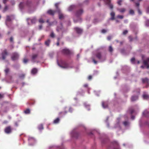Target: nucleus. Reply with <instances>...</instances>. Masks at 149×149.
<instances>
[{
  "label": "nucleus",
  "mask_w": 149,
  "mask_h": 149,
  "mask_svg": "<svg viewBox=\"0 0 149 149\" xmlns=\"http://www.w3.org/2000/svg\"><path fill=\"white\" fill-rule=\"evenodd\" d=\"M61 64H60L58 61H57L58 65L60 67L63 68H72V67L70 66L68 63H66L65 61H61Z\"/></svg>",
  "instance_id": "f257e3e1"
},
{
  "label": "nucleus",
  "mask_w": 149,
  "mask_h": 149,
  "mask_svg": "<svg viewBox=\"0 0 149 149\" xmlns=\"http://www.w3.org/2000/svg\"><path fill=\"white\" fill-rule=\"evenodd\" d=\"M19 57V55L18 54L15 52L12 53L11 58L12 60L14 61L17 60L18 58Z\"/></svg>",
  "instance_id": "f03ea898"
},
{
  "label": "nucleus",
  "mask_w": 149,
  "mask_h": 149,
  "mask_svg": "<svg viewBox=\"0 0 149 149\" xmlns=\"http://www.w3.org/2000/svg\"><path fill=\"white\" fill-rule=\"evenodd\" d=\"M8 55V53L7 50L6 49H4L1 53L2 59L3 60H5Z\"/></svg>",
  "instance_id": "7ed1b4c3"
},
{
  "label": "nucleus",
  "mask_w": 149,
  "mask_h": 149,
  "mask_svg": "<svg viewBox=\"0 0 149 149\" xmlns=\"http://www.w3.org/2000/svg\"><path fill=\"white\" fill-rule=\"evenodd\" d=\"M62 53L64 54L69 55L72 54L71 52L69 49H64L62 51Z\"/></svg>",
  "instance_id": "20e7f679"
},
{
  "label": "nucleus",
  "mask_w": 149,
  "mask_h": 149,
  "mask_svg": "<svg viewBox=\"0 0 149 149\" xmlns=\"http://www.w3.org/2000/svg\"><path fill=\"white\" fill-rule=\"evenodd\" d=\"M83 12L82 9H80L76 11L75 15L77 17H79L83 14Z\"/></svg>",
  "instance_id": "39448f33"
},
{
  "label": "nucleus",
  "mask_w": 149,
  "mask_h": 149,
  "mask_svg": "<svg viewBox=\"0 0 149 149\" xmlns=\"http://www.w3.org/2000/svg\"><path fill=\"white\" fill-rule=\"evenodd\" d=\"M106 4L109 6L110 8L112 9L113 8V6L110 3L111 0H104Z\"/></svg>",
  "instance_id": "423d86ee"
},
{
  "label": "nucleus",
  "mask_w": 149,
  "mask_h": 149,
  "mask_svg": "<svg viewBox=\"0 0 149 149\" xmlns=\"http://www.w3.org/2000/svg\"><path fill=\"white\" fill-rule=\"evenodd\" d=\"M12 128L10 126H8L6 127L5 129V132L7 134H9L11 132Z\"/></svg>",
  "instance_id": "0eeeda50"
},
{
  "label": "nucleus",
  "mask_w": 149,
  "mask_h": 149,
  "mask_svg": "<svg viewBox=\"0 0 149 149\" xmlns=\"http://www.w3.org/2000/svg\"><path fill=\"white\" fill-rule=\"evenodd\" d=\"M143 63L144 65L147 67V68H149V58H148L146 60L143 61Z\"/></svg>",
  "instance_id": "6e6552de"
},
{
  "label": "nucleus",
  "mask_w": 149,
  "mask_h": 149,
  "mask_svg": "<svg viewBox=\"0 0 149 149\" xmlns=\"http://www.w3.org/2000/svg\"><path fill=\"white\" fill-rule=\"evenodd\" d=\"M74 29L77 33L78 34H81L83 32L82 29L78 27H76L74 28Z\"/></svg>",
  "instance_id": "1a4fd4ad"
},
{
  "label": "nucleus",
  "mask_w": 149,
  "mask_h": 149,
  "mask_svg": "<svg viewBox=\"0 0 149 149\" xmlns=\"http://www.w3.org/2000/svg\"><path fill=\"white\" fill-rule=\"evenodd\" d=\"M110 15L111 17L109 19V20H114L115 19V13L113 11H112Z\"/></svg>",
  "instance_id": "9d476101"
},
{
  "label": "nucleus",
  "mask_w": 149,
  "mask_h": 149,
  "mask_svg": "<svg viewBox=\"0 0 149 149\" xmlns=\"http://www.w3.org/2000/svg\"><path fill=\"white\" fill-rule=\"evenodd\" d=\"M57 12L58 13L59 17V19H61L64 17V16L63 14L61 13V10L59 9H58Z\"/></svg>",
  "instance_id": "9b49d317"
},
{
  "label": "nucleus",
  "mask_w": 149,
  "mask_h": 149,
  "mask_svg": "<svg viewBox=\"0 0 149 149\" xmlns=\"http://www.w3.org/2000/svg\"><path fill=\"white\" fill-rule=\"evenodd\" d=\"M143 97L144 99H149V95L147 94L146 92H144L143 95Z\"/></svg>",
  "instance_id": "f8f14e48"
},
{
  "label": "nucleus",
  "mask_w": 149,
  "mask_h": 149,
  "mask_svg": "<svg viewBox=\"0 0 149 149\" xmlns=\"http://www.w3.org/2000/svg\"><path fill=\"white\" fill-rule=\"evenodd\" d=\"M117 10L118 11H119L120 13H124L126 10V9L125 8H118L117 9Z\"/></svg>",
  "instance_id": "ddd939ff"
},
{
  "label": "nucleus",
  "mask_w": 149,
  "mask_h": 149,
  "mask_svg": "<svg viewBox=\"0 0 149 149\" xmlns=\"http://www.w3.org/2000/svg\"><path fill=\"white\" fill-rule=\"evenodd\" d=\"M56 12V11L52 10H49L47 11V13L52 15H54Z\"/></svg>",
  "instance_id": "4468645a"
},
{
  "label": "nucleus",
  "mask_w": 149,
  "mask_h": 149,
  "mask_svg": "<svg viewBox=\"0 0 149 149\" xmlns=\"http://www.w3.org/2000/svg\"><path fill=\"white\" fill-rule=\"evenodd\" d=\"M96 56L99 60H100L102 58V55L101 52H98L96 54Z\"/></svg>",
  "instance_id": "2eb2a0df"
},
{
  "label": "nucleus",
  "mask_w": 149,
  "mask_h": 149,
  "mask_svg": "<svg viewBox=\"0 0 149 149\" xmlns=\"http://www.w3.org/2000/svg\"><path fill=\"white\" fill-rule=\"evenodd\" d=\"M143 115L146 117H149V111L145 110L143 113Z\"/></svg>",
  "instance_id": "dca6fc26"
},
{
  "label": "nucleus",
  "mask_w": 149,
  "mask_h": 149,
  "mask_svg": "<svg viewBox=\"0 0 149 149\" xmlns=\"http://www.w3.org/2000/svg\"><path fill=\"white\" fill-rule=\"evenodd\" d=\"M138 97L137 96H133L131 97V101L133 102L138 100Z\"/></svg>",
  "instance_id": "f3484780"
},
{
  "label": "nucleus",
  "mask_w": 149,
  "mask_h": 149,
  "mask_svg": "<svg viewBox=\"0 0 149 149\" xmlns=\"http://www.w3.org/2000/svg\"><path fill=\"white\" fill-rule=\"evenodd\" d=\"M13 17V16L12 15L9 16L7 15L6 16V22H10L11 21L12 19L11 18Z\"/></svg>",
  "instance_id": "a211bd4d"
},
{
  "label": "nucleus",
  "mask_w": 149,
  "mask_h": 149,
  "mask_svg": "<svg viewBox=\"0 0 149 149\" xmlns=\"http://www.w3.org/2000/svg\"><path fill=\"white\" fill-rule=\"evenodd\" d=\"M142 82L143 83H146L148 84L149 82V79L147 78L142 79Z\"/></svg>",
  "instance_id": "6ab92c4d"
},
{
  "label": "nucleus",
  "mask_w": 149,
  "mask_h": 149,
  "mask_svg": "<svg viewBox=\"0 0 149 149\" xmlns=\"http://www.w3.org/2000/svg\"><path fill=\"white\" fill-rule=\"evenodd\" d=\"M37 54H34L32 55V62H35L34 60L37 57Z\"/></svg>",
  "instance_id": "aec40b11"
},
{
  "label": "nucleus",
  "mask_w": 149,
  "mask_h": 149,
  "mask_svg": "<svg viewBox=\"0 0 149 149\" xmlns=\"http://www.w3.org/2000/svg\"><path fill=\"white\" fill-rule=\"evenodd\" d=\"M38 71V70L36 68H33L31 71V73L33 74H36Z\"/></svg>",
  "instance_id": "412c9836"
},
{
  "label": "nucleus",
  "mask_w": 149,
  "mask_h": 149,
  "mask_svg": "<svg viewBox=\"0 0 149 149\" xmlns=\"http://www.w3.org/2000/svg\"><path fill=\"white\" fill-rule=\"evenodd\" d=\"M102 106L104 108H105L107 107L108 105L106 102H102Z\"/></svg>",
  "instance_id": "4be33fe9"
},
{
  "label": "nucleus",
  "mask_w": 149,
  "mask_h": 149,
  "mask_svg": "<svg viewBox=\"0 0 149 149\" xmlns=\"http://www.w3.org/2000/svg\"><path fill=\"white\" fill-rule=\"evenodd\" d=\"M59 121L60 119L59 118H57L54 120L53 123L54 124H57L59 122Z\"/></svg>",
  "instance_id": "5701e85b"
},
{
  "label": "nucleus",
  "mask_w": 149,
  "mask_h": 149,
  "mask_svg": "<svg viewBox=\"0 0 149 149\" xmlns=\"http://www.w3.org/2000/svg\"><path fill=\"white\" fill-rule=\"evenodd\" d=\"M75 8V6L74 5H72L70 6L68 8V10L69 11H71Z\"/></svg>",
  "instance_id": "b1692460"
},
{
  "label": "nucleus",
  "mask_w": 149,
  "mask_h": 149,
  "mask_svg": "<svg viewBox=\"0 0 149 149\" xmlns=\"http://www.w3.org/2000/svg\"><path fill=\"white\" fill-rule=\"evenodd\" d=\"M28 103L30 105H33L35 104V101L33 100H30L29 101Z\"/></svg>",
  "instance_id": "393cba45"
},
{
  "label": "nucleus",
  "mask_w": 149,
  "mask_h": 149,
  "mask_svg": "<svg viewBox=\"0 0 149 149\" xmlns=\"http://www.w3.org/2000/svg\"><path fill=\"white\" fill-rule=\"evenodd\" d=\"M113 144L114 145L116 146L117 147V148H114V149H120L118 147V143L117 142H114L113 143Z\"/></svg>",
  "instance_id": "a878e982"
},
{
  "label": "nucleus",
  "mask_w": 149,
  "mask_h": 149,
  "mask_svg": "<svg viewBox=\"0 0 149 149\" xmlns=\"http://www.w3.org/2000/svg\"><path fill=\"white\" fill-rule=\"evenodd\" d=\"M24 112L25 114H29L30 113V111L29 109H27L24 111Z\"/></svg>",
  "instance_id": "bb28decb"
},
{
  "label": "nucleus",
  "mask_w": 149,
  "mask_h": 149,
  "mask_svg": "<svg viewBox=\"0 0 149 149\" xmlns=\"http://www.w3.org/2000/svg\"><path fill=\"white\" fill-rule=\"evenodd\" d=\"M31 21L32 23H35L36 21V17H34L31 19Z\"/></svg>",
  "instance_id": "cd10ccee"
},
{
  "label": "nucleus",
  "mask_w": 149,
  "mask_h": 149,
  "mask_svg": "<svg viewBox=\"0 0 149 149\" xmlns=\"http://www.w3.org/2000/svg\"><path fill=\"white\" fill-rule=\"evenodd\" d=\"M50 41L49 40H48L45 42V44L47 46H49L50 43Z\"/></svg>",
  "instance_id": "c85d7f7f"
},
{
  "label": "nucleus",
  "mask_w": 149,
  "mask_h": 149,
  "mask_svg": "<svg viewBox=\"0 0 149 149\" xmlns=\"http://www.w3.org/2000/svg\"><path fill=\"white\" fill-rule=\"evenodd\" d=\"M25 76V74H20L19 76V77L21 79H23Z\"/></svg>",
  "instance_id": "c756f323"
},
{
  "label": "nucleus",
  "mask_w": 149,
  "mask_h": 149,
  "mask_svg": "<svg viewBox=\"0 0 149 149\" xmlns=\"http://www.w3.org/2000/svg\"><path fill=\"white\" fill-rule=\"evenodd\" d=\"M129 14H130L133 15L134 13V11L132 9H131L129 11Z\"/></svg>",
  "instance_id": "7c9ffc66"
},
{
  "label": "nucleus",
  "mask_w": 149,
  "mask_h": 149,
  "mask_svg": "<svg viewBox=\"0 0 149 149\" xmlns=\"http://www.w3.org/2000/svg\"><path fill=\"white\" fill-rule=\"evenodd\" d=\"M38 128L40 130H42L43 129V125L42 124L40 125L38 127Z\"/></svg>",
  "instance_id": "2f4dec72"
},
{
  "label": "nucleus",
  "mask_w": 149,
  "mask_h": 149,
  "mask_svg": "<svg viewBox=\"0 0 149 149\" xmlns=\"http://www.w3.org/2000/svg\"><path fill=\"white\" fill-rule=\"evenodd\" d=\"M109 51L110 52H112L113 51V49L111 46H110L109 47Z\"/></svg>",
  "instance_id": "473e14b6"
},
{
  "label": "nucleus",
  "mask_w": 149,
  "mask_h": 149,
  "mask_svg": "<svg viewBox=\"0 0 149 149\" xmlns=\"http://www.w3.org/2000/svg\"><path fill=\"white\" fill-rule=\"evenodd\" d=\"M67 113V112L66 111H65L63 112H60L59 113V115L60 116L62 114L63 115Z\"/></svg>",
  "instance_id": "72a5a7b5"
},
{
  "label": "nucleus",
  "mask_w": 149,
  "mask_h": 149,
  "mask_svg": "<svg viewBox=\"0 0 149 149\" xmlns=\"http://www.w3.org/2000/svg\"><path fill=\"white\" fill-rule=\"evenodd\" d=\"M123 16L122 15H118L117 16V17L120 19H122L123 18Z\"/></svg>",
  "instance_id": "f704fd0d"
},
{
  "label": "nucleus",
  "mask_w": 149,
  "mask_h": 149,
  "mask_svg": "<svg viewBox=\"0 0 149 149\" xmlns=\"http://www.w3.org/2000/svg\"><path fill=\"white\" fill-rule=\"evenodd\" d=\"M6 74H7L9 71V69L8 68H6L4 70Z\"/></svg>",
  "instance_id": "c9c22d12"
},
{
  "label": "nucleus",
  "mask_w": 149,
  "mask_h": 149,
  "mask_svg": "<svg viewBox=\"0 0 149 149\" xmlns=\"http://www.w3.org/2000/svg\"><path fill=\"white\" fill-rule=\"evenodd\" d=\"M31 3V1H27L26 2V4L28 6H29Z\"/></svg>",
  "instance_id": "e433bc0d"
},
{
  "label": "nucleus",
  "mask_w": 149,
  "mask_h": 149,
  "mask_svg": "<svg viewBox=\"0 0 149 149\" xmlns=\"http://www.w3.org/2000/svg\"><path fill=\"white\" fill-rule=\"evenodd\" d=\"M39 22L40 23H44L45 22L42 18H40L39 20Z\"/></svg>",
  "instance_id": "4c0bfd02"
},
{
  "label": "nucleus",
  "mask_w": 149,
  "mask_h": 149,
  "mask_svg": "<svg viewBox=\"0 0 149 149\" xmlns=\"http://www.w3.org/2000/svg\"><path fill=\"white\" fill-rule=\"evenodd\" d=\"M8 9V7L7 6H6L3 9V12H4L6 11Z\"/></svg>",
  "instance_id": "58836bf2"
},
{
  "label": "nucleus",
  "mask_w": 149,
  "mask_h": 149,
  "mask_svg": "<svg viewBox=\"0 0 149 149\" xmlns=\"http://www.w3.org/2000/svg\"><path fill=\"white\" fill-rule=\"evenodd\" d=\"M50 36L52 38H54L55 37L54 34V33L53 32H52L51 33Z\"/></svg>",
  "instance_id": "ea45409f"
},
{
  "label": "nucleus",
  "mask_w": 149,
  "mask_h": 149,
  "mask_svg": "<svg viewBox=\"0 0 149 149\" xmlns=\"http://www.w3.org/2000/svg\"><path fill=\"white\" fill-rule=\"evenodd\" d=\"M138 12L139 14L141 15L142 14V13L141 10H140L139 8H137Z\"/></svg>",
  "instance_id": "a19ab883"
},
{
  "label": "nucleus",
  "mask_w": 149,
  "mask_h": 149,
  "mask_svg": "<svg viewBox=\"0 0 149 149\" xmlns=\"http://www.w3.org/2000/svg\"><path fill=\"white\" fill-rule=\"evenodd\" d=\"M122 0H119L118 1L117 3L119 5H121V3L122 2Z\"/></svg>",
  "instance_id": "79ce46f5"
},
{
  "label": "nucleus",
  "mask_w": 149,
  "mask_h": 149,
  "mask_svg": "<svg viewBox=\"0 0 149 149\" xmlns=\"http://www.w3.org/2000/svg\"><path fill=\"white\" fill-rule=\"evenodd\" d=\"M28 61V59L25 58L23 60V62L24 63H26Z\"/></svg>",
  "instance_id": "37998d69"
},
{
  "label": "nucleus",
  "mask_w": 149,
  "mask_h": 149,
  "mask_svg": "<svg viewBox=\"0 0 149 149\" xmlns=\"http://www.w3.org/2000/svg\"><path fill=\"white\" fill-rule=\"evenodd\" d=\"M128 33V31L127 30H125L123 32V35H125L126 34Z\"/></svg>",
  "instance_id": "c03bdc74"
},
{
  "label": "nucleus",
  "mask_w": 149,
  "mask_h": 149,
  "mask_svg": "<svg viewBox=\"0 0 149 149\" xmlns=\"http://www.w3.org/2000/svg\"><path fill=\"white\" fill-rule=\"evenodd\" d=\"M131 62L133 63L134 62H135V58H132V59H131Z\"/></svg>",
  "instance_id": "a18cd8bd"
},
{
  "label": "nucleus",
  "mask_w": 149,
  "mask_h": 149,
  "mask_svg": "<svg viewBox=\"0 0 149 149\" xmlns=\"http://www.w3.org/2000/svg\"><path fill=\"white\" fill-rule=\"evenodd\" d=\"M128 38H129V39L130 41H132L133 39H132V36H129L128 37Z\"/></svg>",
  "instance_id": "49530a36"
},
{
  "label": "nucleus",
  "mask_w": 149,
  "mask_h": 149,
  "mask_svg": "<svg viewBox=\"0 0 149 149\" xmlns=\"http://www.w3.org/2000/svg\"><path fill=\"white\" fill-rule=\"evenodd\" d=\"M73 111V109L71 107H70L69 109V111L70 112L72 113Z\"/></svg>",
  "instance_id": "de8ad7c7"
},
{
  "label": "nucleus",
  "mask_w": 149,
  "mask_h": 149,
  "mask_svg": "<svg viewBox=\"0 0 149 149\" xmlns=\"http://www.w3.org/2000/svg\"><path fill=\"white\" fill-rule=\"evenodd\" d=\"M123 124L125 126H127L128 125V123L126 121H125L123 122Z\"/></svg>",
  "instance_id": "09e8293b"
},
{
  "label": "nucleus",
  "mask_w": 149,
  "mask_h": 149,
  "mask_svg": "<svg viewBox=\"0 0 149 149\" xmlns=\"http://www.w3.org/2000/svg\"><path fill=\"white\" fill-rule=\"evenodd\" d=\"M94 63L95 64H96L97 63V61L95 60L94 58H93L92 59Z\"/></svg>",
  "instance_id": "8fccbe9b"
},
{
  "label": "nucleus",
  "mask_w": 149,
  "mask_h": 149,
  "mask_svg": "<svg viewBox=\"0 0 149 149\" xmlns=\"http://www.w3.org/2000/svg\"><path fill=\"white\" fill-rule=\"evenodd\" d=\"M136 6L137 7V8H139V3H135Z\"/></svg>",
  "instance_id": "3c124183"
},
{
  "label": "nucleus",
  "mask_w": 149,
  "mask_h": 149,
  "mask_svg": "<svg viewBox=\"0 0 149 149\" xmlns=\"http://www.w3.org/2000/svg\"><path fill=\"white\" fill-rule=\"evenodd\" d=\"M107 31L104 29H103L102 30V32L103 33H104L106 32Z\"/></svg>",
  "instance_id": "603ef678"
},
{
  "label": "nucleus",
  "mask_w": 149,
  "mask_h": 149,
  "mask_svg": "<svg viewBox=\"0 0 149 149\" xmlns=\"http://www.w3.org/2000/svg\"><path fill=\"white\" fill-rule=\"evenodd\" d=\"M92 78V76L91 75H89L88 77V80H90Z\"/></svg>",
  "instance_id": "864d4df0"
},
{
  "label": "nucleus",
  "mask_w": 149,
  "mask_h": 149,
  "mask_svg": "<svg viewBox=\"0 0 149 149\" xmlns=\"http://www.w3.org/2000/svg\"><path fill=\"white\" fill-rule=\"evenodd\" d=\"M8 0H3V3L4 4H5L8 1Z\"/></svg>",
  "instance_id": "5fc2aeb1"
},
{
  "label": "nucleus",
  "mask_w": 149,
  "mask_h": 149,
  "mask_svg": "<svg viewBox=\"0 0 149 149\" xmlns=\"http://www.w3.org/2000/svg\"><path fill=\"white\" fill-rule=\"evenodd\" d=\"M10 42H13V37H11L10 38Z\"/></svg>",
  "instance_id": "6e6d98bb"
},
{
  "label": "nucleus",
  "mask_w": 149,
  "mask_h": 149,
  "mask_svg": "<svg viewBox=\"0 0 149 149\" xmlns=\"http://www.w3.org/2000/svg\"><path fill=\"white\" fill-rule=\"evenodd\" d=\"M46 22H47V23H49V25L50 26V25H52V24L51 23H50V22H49V20L47 19V20Z\"/></svg>",
  "instance_id": "4d7b16f0"
},
{
  "label": "nucleus",
  "mask_w": 149,
  "mask_h": 149,
  "mask_svg": "<svg viewBox=\"0 0 149 149\" xmlns=\"http://www.w3.org/2000/svg\"><path fill=\"white\" fill-rule=\"evenodd\" d=\"M134 112V110L133 109H132L130 110V113L132 114Z\"/></svg>",
  "instance_id": "13d9d810"
},
{
  "label": "nucleus",
  "mask_w": 149,
  "mask_h": 149,
  "mask_svg": "<svg viewBox=\"0 0 149 149\" xmlns=\"http://www.w3.org/2000/svg\"><path fill=\"white\" fill-rule=\"evenodd\" d=\"M111 36H108L107 37V39L108 40H110L111 39Z\"/></svg>",
  "instance_id": "bf43d9fd"
},
{
  "label": "nucleus",
  "mask_w": 149,
  "mask_h": 149,
  "mask_svg": "<svg viewBox=\"0 0 149 149\" xmlns=\"http://www.w3.org/2000/svg\"><path fill=\"white\" fill-rule=\"evenodd\" d=\"M58 3H56L55 4V6L56 7V8L57 9L58 8Z\"/></svg>",
  "instance_id": "052dcab7"
},
{
  "label": "nucleus",
  "mask_w": 149,
  "mask_h": 149,
  "mask_svg": "<svg viewBox=\"0 0 149 149\" xmlns=\"http://www.w3.org/2000/svg\"><path fill=\"white\" fill-rule=\"evenodd\" d=\"M3 97V94H0V98H2Z\"/></svg>",
  "instance_id": "680f3d73"
},
{
  "label": "nucleus",
  "mask_w": 149,
  "mask_h": 149,
  "mask_svg": "<svg viewBox=\"0 0 149 149\" xmlns=\"http://www.w3.org/2000/svg\"><path fill=\"white\" fill-rule=\"evenodd\" d=\"M146 11L147 13H149V6L147 8Z\"/></svg>",
  "instance_id": "e2e57ef3"
},
{
  "label": "nucleus",
  "mask_w": 149,
  "mask_h": 149,
  "mask_svg": "<svg viewBox=\"0 0 149 149\" xmlns=\"http://www.w3.org/2000/svg\"><path fill=\"white\" fill-rule=\"evenodd\" d=\"M39 29H41L42 27V25H39Z\"/></svg>",
  "instance_id": "0e129e2a"
},
{
  "label": "nucleus",
  "mask_w": 149,
  "mask_h": 149,
  "mask_svg": "<svg viewBox=\"0 0 149 149\" xmlns=\"http://www.w3.org/2000/svg\"><path fill=\"white\" fill-rule=\"evenodd\" d=\"M135 118V116H131V118L132 119V120H133Z\"/></svg>",
  "instance_id": "69168bd1"
},
{
  "label": "nucleus",
  "mask_w": 149,
  "mask_h": 149,
  "mask_svg": "<svg viewBox=\"0 0 149 149\" xmlns=\"http://www.w3.org/2000/svg\"><path fill=\"white\" fill-rule=\"evenodd\" d=\"M84 86L85 87H87L88 86V85L87 84H85Z\"/></svg>",
  "instance_id": "338daca9"
},
{
  "label": "nucleus",
  "mask_w": 149,
  "mask_h": 149,
  "mask_svg": "<svg viewBox=\"0 0 149 149\" xmlns=\"http://www.w3.org/2000/svg\"><path fill=\"white\" fill-rule=\"evenodd\" d=\"M57 45L58 46L59 45V42H57L56 43Z\"/></svg>",
  "instance_id": "774afa93"
}]
</instances>
